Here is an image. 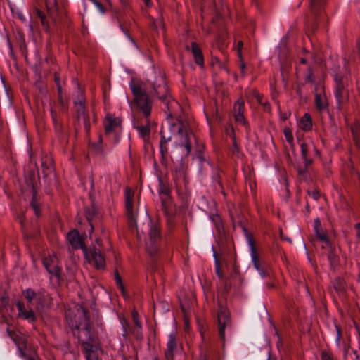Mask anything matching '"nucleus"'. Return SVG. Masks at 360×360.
I'll use <instances>...</instances> for the list:
<instances>
[{"mask_svg": "<svg viewBox=\"0 0 360 360\" xmlns=\"http://www.w3.org/2000/svg\"><path fill=\"white\" fill-rule=\"evenodd\" d=\"M162 153L170 150L174 155H188L191 150L188 134L186 126L181 120L166 123L161 130Z\"/></svg>", "mask_w": 360, "mask_h": 360, "instance_id": "obj_1", "label": "nucleus"}, {"mask_svg": "<svg viewBox=\"0 0 360 360\" xmlns=\"http://www.w3.org/2000/svg\"><path fill=\"white\" fill-rule=\"evenodd\" d=\"M86 313V310L82 307L76 305L66 314L73 335L77 337L83 349L98 342V338L91 331Z\"/></svg>", "mask_w": 360, "mask_h": 360, "instance_id": "obj_2", "label": "nucleus"}, {"mask_svg": "<svg viewBox=\"0 0 360 360\" xmlns=\"http://www.w3.org/2000/svg\"><path fill=\"white\" fill-rule=\"evenodd\" d=\"M67 238L73 248L77 249L80 248L82 249L85 258L89 262L92 259L97 269H104L105 265V257L100 249L97 248L96 246L87 248L83 238L80 236L77 229H73L70 231L68 233Z\"/></svg>", "mask_w": 360, "mask_h": 360, "instance_id": "obj_3", "label": "nucleus"}, {"mask_svg": "<svg viewBox=\"0 0 360 360\" xmlns=\"http://www.w3.org/2000/svg\"><path fill=\"white\" fill-rule=\"evenodd\" d=\"M114 42L117 51L122 56L129 57L136 52L137 46L134 39L122 27L117 31Z\"/></svg>", "mask_w": 360, "mask_h": 360, "instance_id": "obj_4", "label": "nucleus"}, {"mask_svg": "<svg viewBox=\"0 0 360 360\" xmlns=\"http://www.w3.org/2000/svg\"><path fill=\"white\" fill-rule=\"evenodd\" d=\"M243 230L245 232L246 237L248 240V243L251 248L252 260L254 264V266L259 271L260 278H263L267 274V272L263 267L262 262L257 254L251 234L247 231L245 228H243Z\"/></svg>", "mask_w": 360, "mask_h": 360, "instance_id": "obj_5", "label": "nucleus"}, {"mask_svg": "<svg viewBox=\"0 0 360 360\" xmlns=\"http://www.w3.org/2000/svg\"><path fill=\"white\" fill-rule=\"evenodd\" d=\"M12 103V98L6 87L3 77L0 75V108L8 109Z\"/></svg>", "mask_w": 360, "mask_h": 360, "instance_id": "obj_6", "label": "nucleus"}, {"mask_svg": "<svg viewBox=\"0 0 360 360\" xmlns=\"http://www.w3.org/2000/svg\"><path fill=\"white\" fill-rule=\"evenodd\" d=\"M134 195V192L130 188H127L125 197H126V208L127 210V216L128 219L132 221L135 226L137 227V224L136 223L135 219L133 215V198Z\"/></svg>", "mask_w": 360, "mask_h": 360, "instance_id": "obj_7", "label": "nucleus"}, {"mask_svg": "<svg viewBox=\"0 0 360 360\" xmlns=\"http://www.w3.org/2000/svg\"><path fill=\"white\" fill-rule=\"evenodd\" d=\"M84 352L86 354V360H98L102 351L99 347V342H97L93 345H91L86 348H84Z\"/></svg>", "mask_w": 360, "mask_h": 360, "instance_id": "obj_8", "label": "nucleus"}, {"mask_svg": "<svg viewBox=\"0 0 360 360\" xmlns=\"http://www.w3.org/2000/svg\"><path fill=\"white\" fill-rule=\"evenodd\" d=\"M336 82V91H335V96L338 101V102L342 103L345 100H348V92L346 91V94L345 95V85L342 81V77L336 75L335 78Z\"/></svg>", "mask_w": 360, "mask_h": 360, "instance_id": "obj_9", "label": "nucleus"}, {"mask_svg": "<svg viewBox=\"0 0 360 360\" xmlns=\"http://www.w3.org/2000/svg\"><path fill=\"white\" fill-rule=\"evenodd\" d=\"M229 314L225 309H221L218 314L219 332L220 338L224 340L225 337L224 330L226 326L229 324Z\"/></svg>", "mask_w": 360, "mask_h": 360, "instance_id": "obj_10", "label": "nucleus"}, {"mask_svg": "<svg viewBox=\"0 0 360 360\" xmlns=\"http://www.w3.org/2000/svg\"><path fill=\"white\" fill-rule=\"evenodd\" d=\"M243 105L244 102L243 101L238 100L236 103L233 116L236 122L245 124L246 121L243 115Z\"/></svg>", "mask_w": 360, "mask_h": 360, "instance_id": "obj_11", "label": "nucleus"}, {"mask_svg": "<svg viewBox=\"0 0 360 360\" xmlns=\"http://www.w3.org/2000/svg\"><path fill=\"white\" fill-rule=\"evenodd\" d=\"M191 51L195 63L199 65H202V54L200 45L195 42H192Z\"/></svg>", "mask_w": 360, "mask_h": 360, "instance_id": "obj_12", "label": "nucleus"}, {"mask_svg": "<svg viewBox=\"0 0 360 360\" xmlns=\"http://www.w3.org/2000/svg\"><path fill=\"white\" fill-rule=\"evenodd\" d=\"M149 98L148 96H146V100L143 101L141 100H138L137 101H133L134 104L143 112L146 116H148L150 113V106L149 105Z\"/></svg>", "mask_w": 360, "mask_h": 360, "instance_id": "obj_13", "label": "nucleus"}, {"mask_svg": "<svg viewBox=\"0 0 360 360\" xmlns=\"http://www.w3.org/2000/svg\"><path fill=\"white\" fill-rule=\"evenodd\" d=\"M131 91L135 96L133 101H137L138 100L143 101V100H146V96H148L146 92L139 85L131 84Z\"/></svg>", "mask_w": 360, "mask_h": 360, "instance_id": "obj_14", "label": "nucleus"}, {"mask_svg": "<svg viewBox=\"0 0 360 360\" xmlns=\"http://www.w3.org/2000/svg\"><path fill=\"white\" fill-rule=\"evenodd\" d=\"M176 347L175 337L173 335L169 336V343H168V349L165 352V357L168 360L173 359V351Z\"/></svg>", "mask_w": 360, "mask_h": 360, "instance_id": "obj_15", "label": "nucleus"}, {"mask_svg": "<svg viewBox=\"0 0 360 360\" xmlns=\"http://www.w3.org/2000/svg\"><path fill=\"white\" fill-rule=\"evenodd\" d=\"M17 306L20 314L23 315L25 319H31L32 321L35 320L36 317L32 310H26L24 307V304L20 302L17 303Z\"/></svg>", "mask_w": 360, "mask_h": 360, "instance_id": "obj_16", "label": "nucleus"}, {"mask_svg": "<svg viewBox=\"0 0 360 360\" xmlns=\"http://www.w3.org/2000/svg\"><path fill=\"white\" fill-rule=\"evenodd\" d=\"M299 126L304 131H307L311 129L312 123L309 114L306 113L304 115L300 121Z\"/></svg>", "mask_w": 360, "mask_h": 360, "instance_id": "obj_17", "label": "nucleus"}, {"mask_svg": "<svg viewBox=\"0 0 360 360\" xmlns=\"http://www.w3.org/2000/svg\"><path fill=\"white\" fill-rule=\"evenodd\" d=\"M32 187L33 194H32V198L31 206L33 207L36 215L39 216V214H40L39 205L37 202V190L33 184H32Z\"/></svg>", "mask_w": 360, "mask_h": 360, "instance_id": "obj_18", "label": "nucleus"}, {"mask_svg": "<svg viewBox=\"0 0 360 360\" xmlns=\"http://www.w3.org/2000/svg\"><path fill=\"white\" fill-rule=\"evenodd\" d=\"M106 119L109 122V124L105 126V132L106 133L110 132L113 129L114 127L120 126V124H121V120L120 119H117V118L112 119L109 117H107Z\"/></svg>", "mask_w": 360, "mask_h": 360, "instance_id": "obj_19", "label": "nucleus"}, {"mask_svg": "<svg viewBox=\"0 0 360 360\" xmlns=\"http://www.w3.org/2000/svg\"><path fill=\"white\" fill-rule=\"evenodd\" d=\"M212 256L215 261L216 272L219 277H221L222 276V273L221 271V257H219L217 255V252L213 248H212Z\"/></svg>", "mask_w": 360, "mask_h": 360, "instance_id": "obj_20", "label": "nucleus"}, {"mask_svg": "<svg viewBox=\"0 0 360 360\" xmlns=\"http://www.w3.org/2000/svg\"><path fill=\"white\" fill-rule=\"evenodd\" d=\"M114 275H115V278L116 280L117 285L120 288L122 294L123 295V296L125 297L127 295V291H126L125 287H124V284L122 283V280L121 276L120 275L117 269L115 270Z\"/></svg>", "mask_w": 360, "mask_h": 360, "instance_id": "obj_21", "label": "nucleus"}, {"mask_svg": "<svg viewBox=\"0 0 360 360\" xmlns=\"http://www.w3.org/2000/svg\"><path fill=\"white\" fill-rule=\"evenodd\" d=\"M321 228H314L316 237L320 241H323L326 243L328 245H330V242L328 238V236L324 233L321 232Z\"/></svg>", "mask_w": 360, "mask_h": 360, "instance_id": "obj_22", "label": "nucleus"}, {"mask_svg": "<svg viewBox=\"0 0 360 360\" xmlns=\"http://www.w3.org/2000/svg\"><path fill=\"white\" fill-rule=\"evenodd\" d=\"M315 103L316 108L320 110L324 109L327 105L326 98L318 94L315 97Z\"/></svg>", "mask_w": 360, "mask_h": 360, "instance_id": "obj_23", "label": "nucleus"}, {"mask_svg": "<svg viewBox=\"0 0 360 360\" xmlns=\"http://www.w3.org/2000/svg\"><path fill=\"white\" fill-rule=\"evenodd\" d=\"M334 289L338 292H343L345 290V283L343 279L338 278L336 279L334 285H333Z\"/></svg>", "mask_w": 360, "mask_h": 360, "instance_id": "obj_24", "label": "nucleus"}, {"mask_svg": "<svg viewBox=\"0 0 360 360\" xmlns=\"http://www.w3.org/2000/svg\"><path fill=\"white\" fill-rule=\"evenodd\" d=\"M158 236H159L158 229L155 226H153L151 228L150 232V245H153L155 243L156 238L158 237Z\"/></svg>", "mask_w": 360, "mask_h": 360, "instance_id": "obj_25", "label": "nucleus"}, {"mask_svg": "<svg viewBox=\"0 0 360 360\" xmlns=\"http://www.w3.org/2000/svg\"><path fill=\"white\" fill-rule=\"evenodd\" d=\"M46 6L50 15H51L50 10L52 7L55 8L56 11L58 8L57 0H46Z\"/></svg>", "mask_w": 360, "mask_h": 360, "instance_id": "obj_26", "label": "nucleus"}, {"mask_svg": "<svg viewBox=\"0 0 360 360\" xmlns=\"http://www.w3.org/2000/svg\"><path fill=\"white\" fill-rule=\"evenodd\" d=\"M149 223H150L149 215L146 212L142 213V214L140 217V220H139L140 225H148Z\"/></svg>", "mask_w": 360, "mask_h": 360, "instance_id": "obj_27", "label": "nucleus"}, {"mask_svg": "<svg viewBox=\"0 0 360 360\" xmlns=\"http://www.w3.org/2000/svg\"><path fill=\"white\" fill-rule=\"evenodd\" d=\"M131 314H132V319H133L135 326L139 328H141V324L138 318L139 314H138L137 311L133 310Z\"/></svg>", "mask_w": 360, "mask_h": 360, "instance_id": "obj_28", "label": "nucleus"}, {"mask_svg": "<svg viewBox=\"0 0 360 360\" xmlns=\"http://www.w3.org/2000/svg\"><path fill=\"white\" fill-rule=\"evenodd\" d=\"M285 136L289 143H292L293 141V136L291 129L289 127H285L283 130Z\"/></svg>", "mask_w": 360, "mask_h": 360, "instance_id": "obj_29", "label": "nucleus"}, {"mask_svg": "<svg viewBox=\"0 0 360 360\" xmlns=\"http://www.w3.org/2000/svg\"><path fill=\"white\" fill-rule=\"evenodd\" d=\"M36 292L30 289H28L25 292V297L29 302H32V299L36 296Z\"/></svg>", "mask_w": 360, "mask_h": 360, "instance_id": "obj_30", "label": "nucleus"}, {"mask_svg": "<svg viewBox=\"0 0 360 360\" xmlns=\"http://www.w3.org/2000/svg\"><path fill=\"white\" fill-rule=\"evenodd\" d=\"M350 130L352 136H354V133L356 134H360V124L358 122H356L354 124L350 127Z\"/></svg>", "mask_w": 360, "mask_h": 360, "instance_id": "obj_31", "label": "nucleus"}, {"mask_svg": "<svg viewBox=\"0 0 360 360\" xmlns=\"http://www.w3.org/2000/svg\"><path fill=\"white\" fill-rule=\"evenodd\" d=\"M53 260L51 258H50L49 259L46 257H44L43 259V264L44 266H45V268L46 269V270L48 271V272L51 274H53V271L52 270H51L49 269V266H50V264L51 262H52Z\"/></svg>", "mask_w": 360, "mask_h": 360, "instance_id": "obj_32", "label": "nucleus"}, {"mask_svg": "<svg viewBox=\"0 0 360 360\" xmlns=\"http://www.w3.org/2000/svg\"><path fill=\"white\" fill-rule=\"evenodd\" d=\"M137 129H139V132L141 133L143 137H144L146 135H148L150 133V128L148 126L140 127H137Z\"/></svg>", "mask_w": 360, "mask_h": 360, "instance_id": "obj_33", "label": "nucleus"}, {"mask_svg": "<svg viewBox=\"0 0 360 360\" xmlns=\"http://www.w3.org/2000/svg\"><path fill=\"white\" fill-rule=\"evenodd\" d=\"M39 18H40L42 25H44L46 27V30L48 31L49 30V23H48V22H47V20L46 19L45 14L44 13H41L39 16Z\"/></svg>", "mask_w": 360, "mask_h": 360, "instance_id": "obj_34", "label": "nucleus"}, {"mask_svg": "<svg viewBox=\"0 0 360 360\" xmlns=\"http://www.w3.org/2000/svg\"><path fill=\"white\" fill-rule=\"evenodd\" d=\"M96 214V210L94 206H92V208L91 210L87 211L86 212V219L89 221H90L92 218L94 217Z\"/></svg>", "mask_w": 360, "mask_h": 360, "instance_id": "obj_35", "label": "nucleus"}, {"mask_svg": "<svg viewBox=\"0 0 360 360\" xmlns=\"http://www.w3.org/2000/svg\"><path fill=\"white\" fill-rule=\"evenodd\" d=\"M54 80H55L56 83L57 84V89H58V95H60V94H62V87H61L60 84V78L57 75L56 73H55V75H54Z\"/></svg>", "mask_w": 360, "mask_h": 360, "instance_id": "obj_36", "label": "nucleus"}, {"mask_svg": "<svg viewBox=\"0 0 360 360\" xmlns=\"http://www.w3.org/2000/svg\"><path fill=\"white\" fill-rule=\"evenodd\" d=\"M352 136L356 146L360 148V134H356L354 133V136Z\"/></svg>", "mask_w": 360, "mask_h": 360, "instance_id": "obj_37", "label": "nucleus"}, {"mask_svg": "<svg viewBox=\"0 0 360 360\" xmlns=\"http://www.w3.org/2000/svg\"><path fill=\"white\" fill-rule=\"evenodd\" d=\"M301 151L303 159H306L307 155V148L305 143L301 145Z\"/></svg>", "mask_w": 360, "mask_h": 360, "instance_id": "obj_38", "label": "nucleus"}, {"mask_svg": "<svg viewBox=\"0 0 360 360\" xmlns=\"http://www.w3.org/2000/svg\"><path fill=\"white\" fill-rule=\"evenodd\" d=\"M91 1L92 2H94V4L99 8L101 12H102V13H105V8L103 7V6L100 2H98L96 0H91Z\"/></svg>", "mask_w": 360, "mask_h": 360, "instance_id": "obj_39", "label": "nucleus"}, {"mask_svg": "<svg viewBox=\"0 0 360 360\" xmlns=\"http://www.w3.org/2000/svg\"><path fill=\"white\" fill-rule=\"evenodd\" d=\"M184 320V330L186 332H188V330H189V319H188L187 315H185Z\"/></svg>", "mask_w": 360, "mask_h": 360, "instance_id": "obj_40", "label": "nucleus"}, {"mask_svg": "<svg viewBox=\"0 0 360 360\" xmlns=\"http://www.w3.org/2000/svg\"><path fill=\"white\" fill-rule=\"evenodd\" d=\"M37 310H40L41 308L43 307L44 298L41 297H39L37 300Z\"/></svg>", "mask_w": 360, "mask_h": 360, "instance_id": "obj_41", "label": "nucleus"}, {"mask_svg": "<svg viewBox=\"0 0 360 360\" xmlns=\"http://www.w3.org/2000/svg\"><path fill=\"white\" fill-rule=\"evenodd\" d=\"M252 95L255 97L258 103H262V96L256 91H252Z\"/></svg>", "mask_w": 360, "mask_h": 360, "instance_id": "obj_42", "label": "nucleus"}, {"mask_svg": "<svg viewBox=\"0 0 360 360\" xmlns=\"http://www.w3.org/2000/svg\"><path fill=\"white\" fill-rule=\"evenodd\" d=\"M308 71H309V73L306 77V80L309 82H313V78H312V75H313V73H312V70L310 68H309L308 69Z\"/></svg>", "mask_w": 360, "mask_h": 360, "instance_id": "obj_43", "label": "nucleus"}, {"mask_svg": "<svg viewBox=\"0 0 360 360\" xmlns=\"http://www.w3.org/2000/svg\"><path fill=\"white\" fill-rule=\"evenodd\" d=\"M308 193L309 195H311L314 199L315 200H317L320 196L319 192L317 190H314V191H312L311 193L309 191H308Z\"/></svg>", "mask_w": 360, "mask_h": 360, "instance_id": "obj_44", "label": "nucleus"}, {"mask_svg": "<svg viewBox=\"0 0 360 360\" xmlns=\"http://www.w3.org/2000/svg\"><path fill=\"white\" fill-rule=\"evenodd\" d=\"M322 360H333L331 356L326 352H322Z\"/></svg>", "mask_w": 360, "mask_h": 360, "instance_id": "obj_45", "label": "nucleus"}, {"mask_svg": "<svg viewBox=\"0 0 360 360\" xmlns=\"http://www.w3.org/2000/svg\"><path fill=\"white\" fill-rule=\"evenodd\" d=\"M242 46H243V42L241 41H240L238 42V56L241 61L243 60V56H242V53H241Z\"/></svg>", "mask_w": 360, "mask_h": 360, "instance_id": "obj_46", "label": "nucleus"}, {"mask_svg": "<svg viewBox=\"0 0 360 360\" xmlns=\"http://www.w3.org/2000/svg\"><path fill=\"white\" fill-rule=\"evenodd\" d=\"M20 39L22 41L21 47L24 48V49H26V44H25V37H24V35H23V34L22 32H20Z\"/></svg>", "mask_w": 360, "mask_h": 360, "instance_id": "obj_47", "label": "nucleus"}, {"mask_svg": "<svg viewBox=\"0 0 360 360\" xmlns=\"http://www.w3.org/2000/svg\"><path fill=\"white\" fill-rule=\"evenodd\" d=\"M55 271L53 272V274H55V275L58 277V278H60V272L61 271V269L58 266H56L54 269Z\"/></svg>", "mask_w": 360, "mask_h": 360, "instance_id": "obj_48", "label": "nucleus"}, {"mask_svg": "<svg viewBox=\"0 0 360 360\" xmlns=\"http://www.w3.org/2000/svg\"><path fill=\"white\" fill-rule=\"evenodd\" d=\"M212 219L213 222L216 225H217L219 223V221H220L219 217L217 215L212 216Z\"/></svg>", "mask_w": 360, "mask_h": 360, "instance_id": "obj_49", "label": "nucleus"}, {"mask_svg": "<svg viewBox=\"0 0 360 360\" xmlns=\"http://www.w3.org/2000/svg\"><path fill=\"white\" fill-rule=\"evenodd\" d=\"M314 228H321L319 219H316L314 221Z\"/></svg>", "mask_w": 360, "mask_h": 360, "instance_id": "obj_50", "label": "nucleus"}, {"mask_svg": "<svg viewBox=\"0 0 360 360\" xmlns=\"http://www.w3.org/2000/svg\"><path fill=\"white\" fill-rule=\"evenodd\" d=\"M304 163H305V167H307L308 165H311L312 163V160L311 159H308L307 158H306V159H304Z\"/></svg>", "mask_w": 360, "mask_h": 360, "instance_id": "obj_51", "label": "nucleus"}, {"mask_svg": "<svg viewBox=\"0 0 360 360\" xmlns=\"http://www.w3.org/2000/svg\"><path fill=\"white\" fill-rule=\"evenodd\" d=\"M148 250L149 254L151 256H153L156 252V251H157L155 249H151L150 248H148Z\"/></svg>", "mask_w": 360, "mask_h": 360, "instance_id": "obj_52", "label": "nucleus"}, {"mask_svg": "<svg viewBox=\"0 0 360 360\" xmlns=\"http://www.w3.org/2000/svg\"><path fill=\"white\" fill-rule=\"evenodd\" d=\"M84 115V109H82L81 111H78V114H77V118L79 119L80 117L82 115Z\"/></svg>", "mask_w": 360, "mask_h": 360, "instance_id": "obj_53", "label": "nucleus"}, {"mask_svg": "<svg viewBox=\"0 0 360 360\" xmlns=\"http://www.w3.org/2000/svg\"><path fill=\"white\" fill-rule=\"evenodd\" d=\"M336 328H337V333H338L337 342H338L340 340V330L338 327H336Z\"/></svg>", "mask_w": 360, "mask_h": 360, "instance_id": "obj_54", "label": "nucleus"}, {"mask_svg": "<svg viewBox=\"0 0 360 360\" xmlns=\"http://www.w3.org/2000/svg\"><path fill=\"white\" fill-rule=\"evenodd\" d=\"M354 354L356 355V360H360V350L359 351H355Z\"/></svg>", "mask_w": 360, "mask_h": 360, "instance_id": "obj_55", "label": "nucleus"}, {"mask_svg": "<svg viewBox=\"0 0 360 360\" xmlns=\"http://www.w3.org/2000/svg\"><path fill=\"white\" fill-rule=\"evenodd\" d=\"M180 307H181V311L184 314V318L185 317V315H186V309L184 308V307L183 306L182 304H180Z\"/></svg>", "mask_w": 360, "mask_h": 360, "instance_id": "obj_56", "label": "nucleus"}, {"mask_svg": "<svg viewBox=\"0 0 360 360\" xmlns=\"http://www.w3.org/2000/svg\"><path fill=\"white\" fill-rule=\"evenodd\" d=\"M240 68H241L242 74H244L245 73V64L244 63H242Z\"/></svg>", "mask_w": 360, "mask_h": 360, "instance_id": "obj_57", "label": "nucleus"}, {"mask_svg": "<svg viewBox=\"0 0 360 360\" xmlns=\"http://www.w3.org/2000/svg\"><path fill=\"white\" fill-rule=\"evenodd\" d=\"M8 335H9V337L11 338V339L13 341L15 342V338L12 335V332H11V331H10V330H8Z\"/></svg>", "mask_w": 360, "mask_h": 360, "instance_id": "obj_58", "label": "nucleus"}, {"mask_svg": "<svg viewBox=\"0 0 360 360\" xmlns=\"http://www.w3.org/2000/svg\"><path fill=\"white\" fill-rule=\"evenodd\" d=\"M92 147L94 148H95L96 150H101V146H98V145H96V144H92Z\"/></svg>", "mask_w": 360, "mask_h": 360, "instance_id": "obj_59", "label": "nucleus"}, {"mask_svg": "<svg viewBox=\"0 0 360 360\" xmlns=\"http://www.w3.org/2000/svg\"><path fill=\"white\" fill-rule=\"evenodd\" d=\"M77 103L82 107V109H84V108H85V106H84V101H79Z\"/></svg>", "mask_w": 360, "mask_h": 360, "instance_id": "obj_60", "label": "nucleus"}, {"mask_svg": "<svg viewBox=\"0 0 360 360\" xmlns=\"http://www.w3.org/2000/svg\"><path fill=\"white\" fill-rule=\"evenodd\" d=\"M288 115L287 113H284L283 115H282L283 120H285L286 119H288Z\"/></svg>", "mask_w": 360, "mask_h": 360, "instance_id": "obj_61", "label": "nucleus"}, {"mask_svg": "<svg viewBox=\"0 0 360 360\" xmlns=\"http://www.w3.org/2000/svg\"><path fill=\"white\" fill-rule=\"evenodd\" d=\"M305 171H306L305 169H297V172H298L299 174H302L304 173Z\"/></svg>", "mask_w": 360, "mask_h": 360, "instance_id": "obj_62", "label": "nucleus"}, {"mask_svg": "<svg viewBox=\"0 0 360 360\" xmlns=\"http://www.w3.org/2000/svg\"><path fill=\"white\" fill-rule=\"evenodd\" d=\"M58 98H59V102H60V103L61 105H63V98H62L61 94H60V95H59Z\"/></svg>", "mask_w": 360, "mask_h": 360, "instance_id": "obj_63", "label": "nucleus"}, {"mask_svg": "<svg viewBox=\"0 0 360 360\" xmlns=\"http://www.w3.org/2000/svg\"><path fill=\"white\" fill-rule=\"evenodd\" d=\"M144 2L147 6H150V0H144Z\"/></svg>", "mask_w": 360, "mask_h": 360, "instance_id": "obj_64", "label": "nucleus"}]
</instances>
